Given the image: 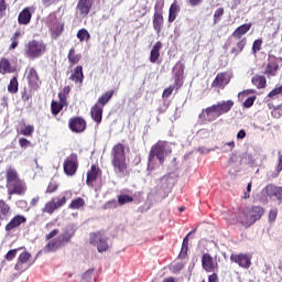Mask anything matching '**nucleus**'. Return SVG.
Returning <instances> with one entry per match:
<instances>
[{
	"label": "nucleus",
	"mask_w": 282,
	"mask_h": 282,
	"mask_svg": "<svg viewBox=\"0 0 282 282\" xmlns=\"http://www.w3.org/2000/svg\"><path fill=\"white\" fill-rule=\"evenodd\" d=\"M74 235H76V225H66L58 237L51 239L46 243L43 248V252L50 254V252H56L57 250H61V248H65V246L72 241Z\"/></svg>",
	"instance_id": "f257e3e1"
},
{
	"label": "nucleus",
	"mask_w": 282,
	"mask_h": 282,
	"mask_svg": "<svg viewBox=\"0 0 282 282\" xmlns=\"http://www.w3.org/2000/svg\"><path fill=\"white\" fill-rule=\"evenodd\" d=\"M17 252H19V249H11L7 252L4 256V259L7 261H13L17 258Z\"/></svg>",
	"instance_id": "a18cd8bd"
},
{
	"label": "nucleus",
	"mask_w": 282,
	"mask_h": 282,
	"mask_svg": "<svg viewBox=\"0 0 282 282\" xmlns=\"http://www.w3.org/2000/svg\"><path fill=\"white\" fill-rule=\"evenodd\" d=\"M228 83H230V77L221 73V74H218L214 79L213 87L224 88L226 85H228Z\"/></svg>",
	"instance_id": "412c9836"
},
{
	"label": "nucleus",
	"mask_w": 282,
	"mask_h": 282,
	"mask_svg": "<svg viewBox=\"0 0 282 282\" xmlns=\"http://www.w3.org/2000/svg\"><path fill=\"white\" fill-rule=\"evenodd\" d=\"M77 39H79L80 42L89 41V39H91V35H89V31H87L86 29H82L77 32Z\"/></svg>",
	"instance_id": "ea45409f"
},
{
	"label": "nucleus",
	"mask_w": 282,
	"mask_h": 282,
	"mask_svg": "<svg viewBox=\"0 0 282 282\" xmlns=\"http://www.w3.org/2000/svg\"><path fill=\"white\" fill-rule=\"evenodd\" d=\"M133 202V196H129L127 194H120L118 196L119 206H124V204H131Z\"/></svg>",
	"instance_id": "4c0bfd02"
},
{
	"label": "nucleus",
	"mask_w": 282,
	"mask_h": 282,
	"mask_svg": "<svg viewBox=\"0 0 282 282\" xmlns=\"http://www.w3.org/2000/svg\"><path fill=\"white\" fill-rule=\"evenodd\" d=\"M250 28H252L251 23H246V24L238 26L231 35L232 39H241V36H243V34H248V32H250Z\"/></svg>",
	"instance_id": "4be33fe9"
},
{
	"label": "nucleus",
	"mask_w": 282,
	"mask_h": 282,
	"mask_svg": "<svg viewBox=\"0 0 282 282\" xmlns=\"http://www.w3.org/2000/svg\"><path fill=\"white\" fill-rule=\"evenodd\" d=\"M68 128L73 133H83L87 129V121L83 117H73L68 121Z\"/></svg>",
	"instance_id": "f8f14e48"
},
{
	"label": "nucleus",
	"mask_w": 282,
	"mask_h": 282,
	"mask_svg": "<svg viewBox=\"0 0 282 282\" xmlns=\"http://www.w3.org/2000/svg\"><path fill=\"white\" fill-rule=\"evenodd\" d=\"M230 261L237 263V265L243 268V270H248L252 265V257L248 253H232Z\"/></svg>",
	"instance_id": "1a4fd4ad"
},
{
	"label": "nucleus",
	"mask_w": 282,
	"mask_h": 282,
	"mask_svg": "<svg viewBox=\"0 0 282 282\" xmlns=\"http://www.w3.org/2000/svg\"><path fill=\"white\" fill-rule=\"evenodd\" d=\"M183 268H184V263L177 262L171 267V270L172 272H174V274H177V272H180Z\"/></svg>",
	"instance_id": "3c124183"
},
{
	"label": "nucleus",
	"mask_w": 282,
	"mask_h": 282,
	"mask_svg": "<svg viewBox=\"0 0 282 282\" xmlns=\"http://www.w3.org/2000/svg\"><path fill=\"white\" fill-rule=\"evenodd\" d=\"M194 229L191 232H188L185 238L183 239V243H182V248H181V252L178 254V259H186V256L188 254V237H191V235H193L195 232Z\"/></svg>",
	"instance_id": "b1692460"
},
{
	"label": "nucleus",
	"mask_w": 282,
	"mask_h": 282,
	"mask_svg": "<svg viewBox=\"0 0 282 282\" xmlns=\"http://www.w3.org/2000/svg\"><path fill=\"white\" fill-rule=\"evenodd\" d=\"M52 202H54V206L56 209L61 208V206H65V203L67 202V198L65 196L53 198Z\"/></svg>",
	"instance_id": "37998d69"
},
{
	"label": "nucleus",
	"mask_w": 282,
	"mask_h": 282,
	"mask_svg": "<svg viewBox=\"0 0 282 282\" xmlns=\"http://www.w3.org/2000/svg\"><path fill=\"white\" fill-rule=\"evenodd\" d=\"M8 9V4L6 3V0H0V17H6V10Z\"/></svg>",
	"instance_id": "603ef678"
},
{
	"label": "nucleus",
	"mask_w": 282,
	"mask_h": 282,
	"mask_svg": "<svg viewBox=\"0 0 282 282\" xmlns=\"http://www.w3.org/2000/svg\"><path fill=\"white\" fill-rule=\"evenodd\" d=\"M8 91L9 94H17V91H19V80L17 79V77L10 79V83L8 85Z\"/></svg>",
	"instance_id": "e433bc0d"
},
{
	"label": "nucleus",
	"mask_w": 282,
	"mask_h": 282,
	"mask_svg": "<svg viewBox=\"0 0 282 282\" xmlns=\"http://www.w3.org/2000/svg\"><path fill=\"white\" fill-rule=\"evenodd\" d=\"M250 94H254V89H247L238 94V99L243 100L245 96H250Z\"/></svg>",
	"instance_id": "5fc2aeb1"
},
{
	"label": "nucleus",
	"mask_w": 282,
	"mask_h": 282,
	"mask_svg": "<svg viewBox=\"0 0 282 282\" xmlns=\"http://www.w3.org/2000/svg\"><path fill=\"white\" fill-rule=\"evenodd\" d=\"M279 70V63L276 62H270L267 65V69L264 72V74L267 76H276V72Z\"/></svg>",
	"instance_id": "2f4dec72"
},
{
	"label": "nucleus",
	"mask_w": 282,
	"mask_h": 282,
	"mask_svg": "<svg viewBox=\"0 0 282 282\" xmlns=\"http://www.w3.org/2000/svg\"><path fill=\"white\" fill-rule=\"evenodd\" d=\"M91 6H94L91 0H78L76 9L80 17H87L91 12Z\"/></svg>",
	"instance_id": "a211bd4d"
},
{
	"label": "nucleus",
	"mask_w": 282,
	"mask_h": 282,
	"mask_svg": "<svg viewBox=\"0 0 282 282\" xmlns=\"http://www.w3.org/2000/svg\"><path fill=\"white\" fill-rule=\"evenodd\" d=\"M177 12H180V7L177 6V3H172L170 7V13H169V22L173 23V21H175V19H177Z\"/></svg>",
	"instance_id": "f704fd0d"
},
{
	"label": "nucleus",
	"mask_w": 282,
	"mask_h": 282,
	"mask_svg": "<svg viewBox=\"0 0 282 282\" xmlns=\"http://www.w3.org/2000/svg\"><path fill=\"white\" fill-rule=\"evenodd\" d=\"M164 155H166V142L159 141L154 147H152L149 162H148V171H153V160H159L160 164H164Z\"/></svg>",
	"instance_id": "423d86ee"
},
{
	"label": "nucleus",
	"mask_w": 282,
	"mask_h": 282,
	"mask_svg": "<svg viewBox=\"0 0 282 282\" xmlns=\"http://www.w3.org/2000/svg\"><path fill=\"white\" fill-rule=\"evenodd\" d=\"M57 188H58V184L51 182L46 188V193H55Z\"/></svg>",
	"instance_id": "13d9d810"
},
{
	"label": "nucleus",
	"mask_w": 282,
	"mask_h": 282,
	"mask_svg": "<svg viewBox=\"0 0 282 282\" xmlns=\"http://www.w3.org/2000/svg\"><path fill=\"white\" fill-rule=\"evenodd\" d=\"M32 21V13L29 8H24L18 15L19 25H30Z\"/></svg>",
	"instance_id": "6ab92c4d"
},
{
	"label": "nucleus",
	"mask_w": 282,
	"mask_h": 282,
	"mask_svg": "<svg viewBox=\"0 0 282 282\" xmlns=\"http://www.w3.org/2000/svg\"><path fill=\"white\" fill-rule=\"evenodd\" d=\"M15 69L12 68V64L9 59L2 58L0 59V74H14Z\"/></svg>",
	"instance_id": "393cba45"
},
{
	"label": "nucleus",
	"mask_w": 282,
	"mask_h": 282,
	"mask_svg": "<svg viewBox=\"0 0 282 282\" xmlns=\"http://www.w3.org/2000/svg\"><path fill=\"white\" fill-rule=\"evenodd\" d=\"M102 107L100 105L95 104L90 109L91 118L97 124H100L102 122Z\"/></svg>",
	"instance_id": "aec40b11"
},
{
	"label": "nucleus",
	"mask_w": 282,
	"mask_h": 282,
	"mask_svg": "<svg viewBox=\"0 0 282 282\" xmlns=\"http://www.w3.org/2000/svg\"><path fill=\"white\" fill-rule=\"evenodd\" d=\"M209 282H217V273H213L212 275L208 276Z\"/></svg>",
	"instance_id": "774afa93"
},
{
	"label": "nucleus",
	"mask_w": 282,
	"mask_h": 282,
	"mask_svg": "<svg viewBox=\"0 0 282 282\" xmlns=\"http://www.w3.org/2000/svg\"><path fill=\"white\" fill-rule=\"evenodd\" d=\"M10 215V205L6 200L0 199V219H6Z\"/></svg>",
	"instance_id": "473e14b6"
},
{
	"label": "nucleus",
	"mask_w": 282,
	"mask_h": 282,
	"mask_svg": "<svg viewBox=\"0 0 282 282\" xmlns=\"http://www.w3.org/2000/svg\"><path fill=\"white\" fill-rule=\"evenodd\" d=\"M83 206H85V199L83 197H78L70 202L68 208H70V210H78L83 208Z\"/></svg>",
	"instance_id": "72a5a7b5"
},
{
	"label": "nucleus",
	"mask_w": 282,
	"mask_h": 282,
	"mask_svg": "<svg viewBox=\"0 0 282 282\" xmlns=\"http://www.w3.org/2000/svg\"><path fill=\"white\" fill-rule=\"evenodd\" d=\"M58 98H59V105L65 107V105H67V97L65 96V94L59 93L58 94Z\"/></svg>",
	"instance_id": "e2e57ef3"
},
{
	"label": "nucleus",
	"mask_w": 282,
	"mask_h": 282,
	"mask_svg": "<svg viewBox=\"0 0 282 282\" xmlns=\"http://www.w3.org/2000/svg\"><path fill=\"white\" fill-rule=\"evenodd\" d=\"M7 191L8 195H25L28 186L25 182L19 177V172L12 166L7 170Z\"/></svg>",
	"instance_id": "7ed1b4c3"
},
{
	"label": "nucleus",
	"mask_w": 282,
	"mask_h": 282,
	"mask_svg": "<svg viewBox=\"0 0 282 282\" xmlns=\"http://www.w3.org/2000/svg\"><path fill=\"white\" fill-rule=\"evenodd\" d=\"M111 98H113V90H108L98 98L96 105H99V107L105 109V105H107Z\"/></svg>",
	"instance_id": "cd10ccee"
},
{
	"label": "nucleus",
	"mask_w": 282,
	"mask_h": 282,
	"mask_svg": "<svg viewBox=\"0 0 282 282\" xmlns=\"http://www.w3.org/2000/svg\"><path fill=\"white\" fill-rule=\"evenodd\" d=\"M221 17H224V8H218L214 13V25L221 21Z\"/></svg>",
	"instance_id": "79ce46f5"
},
{
	"label": "nucleus",
	"mask_w": 282,
	"mask_h": 282,
	"mask_svg": "<svg viewBox=\"0 0 282 282\" xmlns=\"http://www.w3.org/2000/svg\"><path fill=\"white\" fill-rule=\"evenodd\" d=\"M279 94H281L279 87H275L273 90H271L269 94H268V98H274L276 96H279Z\"/></svg>",
	"instance_id": "69168bd1"
},
{
	"label": "nucleus",
	"mask_w": 282,
	"mask_h": 282,
	"mask_svg": "<svg viewBox=\"0 0 282 282\" xmlns=\"http://www.w3.org/2000/svg\"><path fill=\"white\" fill-rule=\"evenodd\" d=\"M118 203L116 200H109L104 205L105 210H109V208H116Z\"/></svg>",
	"instance_id": "bf43d9fd"
},
{
	"label": "nucleus",
	"mask_w": 282,
	"mask_h": 282,
	"mask_svg": "<svg viewBox=\"0 0 282 282\" xmlns=\"http://www.w3.org/2000/svg\"><path fill=\"white\" fill-rule=\"evenodd\" d=\"M89 243L96 246L98 252H107L109 250L108 238L100 231L90 234Z\"/></svg>",
	"instance_id": "6e6552de"
},
{
	"label": "nucleus",
	"mask_w": 282,
	"mask_h": 282,
	"mask_svg": "<svg viewBox=\"0 0 282 282\" xmlns=\"http://www.w3.org/2000/svg\"><path fill=\"white\" fill-rule=\"evenodd\" d=\"M160 50H162V42H156L150 53V61L152 63H158V58H160Z\"/></svg>",
	"instance_id": "c85d7f7f"
},
{
	"label": "nucleus",
	"mask_w": 282,
	"mask_h": 282,
	"mask_svg": "<svg viewBox=\"0 0 282 282\" xmlns=\"http://www.w3.org/2000/svg\"><path fill=\"white\" fill-rule=\"evenodd\" d=\"M263 193L268 197H276L280 204H282V186L269 184L263 188Z\"/></svg>",
	"instance_id": "2eb2a0df"
},
{
	"label": "nucleus",
	"mask_w": 282,
	"mask_h": 282,
	"mask_svg": "<svg viewBox=\"0 0 282 282\" xmlns=\"http://www.w3.org/2000/svg\"><path fill=\"white\" fill-rule=\"evenodd\" d=\"M263 217V209L259 206H254L251 209L246 208L239 216L238 221L242 226H252L256 221H259Z\"/></svg>",
	"instance_id": "39448f33"
},
{
	"label": "nucleus",
	"mask_w": 282,
	"mask_h": 282,
	"mask_svg": "<svg viewBox=\"0 0 282 282\" xmlns=\"http://www.w3.org/2000/svg\"><path fill=\"white\" fill-rule=\"evenodd\" d=\"M98 171L100 170L97 169L96 165H91L90 171L87 172V178H86L87 186H91V183L98 180Z\"/></svg>",
	"instance_id": "a878e982"
},
{
	"label": "nucleus",
	"mask_w": 282,
	"mask_h": 282,
	"mask_svg": "<svg viewBox=\"0 0 282 282\" xmlns=\"http://www.w3.org/2000/svg\"><path fill=\"white\" fill-rule=\"evenodd\" d=\"M47 46L43 41L32 40L25 45V56L28 58H41L45 54Z\"/></svg>",
	"instance_id": "0eeeda50"
},
{
	"label": "nucleus",
	"mask_w": 282,
	"mask_h": 282,
	"mask_svg": "<svg viewBox=\"0 0 282 282\" xmlns=\"http://www.w3.org/2000/svg\"><path fill=\"white\" fill-rule=\"evenodd\" d=\"M63 105H61L57 101H52L51 102V111L53 113V116H58V113H61V111H63Z\"/></svg>",
	"instance_id": "58836bf2"
},
{
	"label": "nucleus",
	"mask_w": 282,
	"mask_h": 282,
	"mask_svg": "<svg viewBox=\"0 0 282 282\" xmlns=\"http://www.w3.org/2000/svg\"><path fill=\"white\" fill-rule=\"evenodd\" d=\"M197 135H199V138H208V135H210V132L208 131V129H202L197 132Z\"/></svg>",
	"instance_id": "0e129e2a"
},
{
	"label": "nucleus",
	"mask_w": 282,
	"mask_h": 282,
	"mask_svg": "<svg viewBox=\"0 0 282 282\" xmlns=\"http://www.w3.org/2000/svg\"><path fill=\"white\" fill-rule=\"evenodd\" d=\"M111 164L118 177L127 175V155L124 154V145L117 143L111 150Z\"/></svg>",
	"instance_id": "20e7f679"
},
{
	"label": "nucleus",
	"mask_w": 282,
	"mask_h": 282,
	"mask_svg": "<svg viewBox=\"0 0 282 282\" xmlns=\"http://www.w3.org/2000/svg\"><path fill=\"white\" fill-rule=\"evenodd\" d=\"M94 273V269H89L82 275V281L80 282H91V274Z\"/></svg>",
	"instance_id": "49530a36"
},
{
	"label": "nucleus",
	"mask_w": 282,
	"mask_h": 282,
	"mask_svg": "<svg viewBox=\"0 0 282 282\" xmlns=\"http://www.w3.org/2000/svg\"><path fill=\"white\" fill-rule=\"evenodd\" d=\"M202 265L205 272H217L219 263L217 260L210 256V253H204L202 257Z\"/></svg>",
	"instance_id": "9b49d317"
},
{
	"label": "nucleus",
	"mask_w": 282,
	"mask_h": 282,
	"mask_svg": "<svg viewBox=\"0 0 282 282\" xmlns=\"http://www.w3.org/2000/svg\"><path fill=\"white\" fill-rule=\"evenodd\" d=\"M252 85H254L258 89H265V85L268 80L263 75H256L251 79Z\"/></svg>",
	"instance_id": "bb28decb"
},
{
	"label": "nucleus",
	"mask_w": 282,
	"mask_h": 282,
	"mask_svg": "<svg viewBox=\"0 0 282 282\" xmlns=\"http://www.w3.org/2000/svg\"><path fill=\"white\" fill-rule=\"evenodd\" d=\"M246 138V130L241 129L237 133V140H243Z\"/></svg>",
	"instance_id": "338daca9"
},
{
	"label": "nucleus",
	"mask_w": 282,
	"mask_h": 282,
	"mask_svg": "<svg viewBox=\"0 0 282 282\" xmlns=\"http://www.w3.org/2000/svg\"><path fill=\"white\" fill-rule=\"evenodd\" d=\"M247 40L242 39L239 42H237L236 47L231 48V54H235V56H238V54H241L243 52V47H246Z\"/></svg>",
	"instance_id": "c9c22d12"
},
{
	"label": "nucleus",
	"mask_w": 282,
	"mask_h": 282,
	"mask_svg": "<svg viewBox=\"0 0 282 282\" xmlns=\"http://www.w3.org/2000/svg\"><path fill=\"white\" fill-rule=\"evenodd\" d=\"M47 25L51 28L54 39H58V36L63 34L64 26L63 24L58 23V20L56 19V14L48 15Z\"/></svg>",
	"instance_id": "4468645a"
},
{
	"label": "nucleus",
	"mask_w": 282,
	"mask_h": 282,
	"mask_svg": "<svg viewBox=\"0 0 282 282\" xmlns=\"http://www.w3.org/2000/svg\"><path fill=\"white\" fill-rule=\"evenodd\" d=\"M34 133V126H26L21 130L22 135H32Z\"/></svg>",
	"instance_id": "8fccbe9b"
},
{
	"label": "nucleus",
	"mask_w": 282,
	"mask_h": 282,
	"mask_svg": "<svg viewBox=\"0 0 282 282\" xmlns=\"http://www.w3.org/2000/svg\"><path fill=\"white\" fill-rule=\"evenodd\" d=\"M232 107H235V101L230 99L218 101L217 104H214L213 106L203 109L199 118L200 120H205L206 122H215L217 118H220V116L228 113L230 109H232Z\"/></svg>",
	"instance_id": "f03ea898"
},
{
	"label": "nucleus",
	"mask_w": 282,
	"mask_h": 282,
	"mask_svg": "<svg viewBox=\"0 0 282 282\" xmlns=\"http://www.w3.org/2000/svg\"><path fill=\"white\" fill-rule=\"evenodd\" d=\"M30 144H31L30 140H28L25 138L19 139V145L21 147V149H28V147H30Z\"/></svg>",
	"instance_id": "864d4df0"
},
{
	"label": "nucleus",
	"mask_w": 282,
	"mask_h": 282,
	"mask_svg": "<svg viewBox=\"0 0 282 282\" xmlns=\"http://www.w3.org/2000/svg\"><path fill=\"white\" fill-rule=\"evenodd\" d=\"M76 171H78V154L72 153L64 161V173L66 175H76Z\"/></svg>",
	"instance_id": "9d476101"
},
{
	"label": "nucleus",
	"mask_w": 282,
	"mask_h": 282,
	"mask_svg": "<svg viewBox=\"0 0 282 282\" xmlns=\"http://www.w3.org/2000/svg\"><path fill=\"white\" fill-rule=\"evenodd\" d=\"M261 45H263L262 40H256L252 45V52L253 54H257V52H261Z\"/></svg>",
	"instance_id": "09e8293b"
},
{
	"label": "nucleus",
	"mask_w": 282,
	"mask_h": 282,
	"mask_svg": "<svg viewBox=\"0 0 282 282\" xmlns=\"http://www.w3.org/2000/svg\"><path fill=\"white\" fill-rule=\"evenodd\" d=\"M32 257V254H30V252L28 251H23L19 258L18 261L19 263H28V261H30V258Z\"/></svg>",
	"instance_id": "c03bdc74"
},
{
	"label": "nucleus",
	"mask_w": 282,
	"mask_h": 282,
	"mask_svg": "<svg viewBox=\"0 0 282 282\" xmlns=\"http://www.w3.org/2000/svg\"><path fill=\"white\" fill-rule=\"evenodd\" d=\"M28 218L23 215H15L4 227L6 232H12L14 228H19L21 224H25Z\"/></svg>",
	"instance_id": "f3484780"
},
{
	"label": "nucleus",
	"mask_w": 282,
	"mask_h": 282,
	"mask_svg": "<svg viewBox=\"0 0 282 282\" xmlns=\"http://www.w3.org/2000/svg\"><path fill=\"white\" fill-rule=\"evenodd\" d=\"M67 58H68V62L70 63V65H76L77 63H79L82 55L80 54L76 55V50L74 47H72L68 51Z\"/></svg>",
	"instance_id": "7c9ffc66"
},
{
	"label": "nucleus",
	"mask_w": 282,
	"mask_h": 282,
	"mask_svg": "<svg viewBox=\"0 0 282 282\" xmlns=\"http://www.w3.org/2000/svg\"><path fill=\"white\" fill-rule=\"evenodd\" d=\"M174 83L176 87H182L184 80V64L182 62H177L173 67Z\"/></svg>",
	"instance_id": "dca6fc26"
},
{
	"label": "nucleus",
	"mask_w": 282,
	"mask_h": 282,
	"mask_svg": "<svg viewBox=\"0 0 282 282\" xmlns=\"http://www.w3.org/2000/svg\"><path fill=\"white\" fill-rule=\"evenodd\" d=\"M162 25H164V18L162 17V13L155 12L153 18V28L155 32L160 33Z\"/></svg>",
	"instance_id": "c756f323"
},
{
	"label": "nucleus",
	"mask_w": 282,
	"mask_h": 282,
	"mask_svg": "<svg viewBox=\"0 0 282 282\" xmlns=\"http://www.w3.org/2000/svg\"><path fill=\"white\" fill-rule=\"evenodd\" d=\"M56 209V205H54V202L51 200L45 204L44 208L42 209V213H47L48 215H52Z\"/></svg>",
	"instance_id": "a19ab883"
},
{
	"label": "nucleus",
	"mask_w": 282,
	"mask_h": 282,
	"mask_svg": "<svg viewBox=\"0 0 282 282\" xmlns=\"http://www.w3.org/2000/svg\"><path fill=\"white\" fill-rule=\"evenodd\" d=\"M282 171V154L279 156V160H278V166L275 169V175L274 177H278L279 176V173H281Z\"/></svg>",
	"instance_id": "052dcab7"
},
{
	"label": "nucleus",
	"mask_w": 282,
	"mask_h": 282,
	"mask_svg": "<svg viewBox=\"0 0 282 282\" xmlns=\"http://www.w3.org/2000/svg\"><path fill=\"white\" fill-rule=\"evenodd\" d=\"M175 84L170 86L169 88L164 89L163 91V98H169V96H171V94H173L174 89H175Z\"/></svg>",
	"instance_id": "4d7b16f0"
},
{
	"label": "nucleus",
	"mask_w": 282,
	"mask_h": 282,
	"mask_svg": "<svg viewBox=\"0 0 282 282\" xmlns=\"http://www.w3.org/2000/svg\"><path fill=\"white\" fill-rule=\"evenodd\" d=\"M28 85L33 91H36L41 87V79L39 78V73H36V68L31 67L26 73Z\"/></svg>",
	"instance_id": "ddd939ff"
},
{
	"label": "nucleus",
	"mask_w": 282,
	"mask_h": 282,
	"mask_svg": "<svg viewBox=\"0 0 282 282\" xmlns=\"http://www.w3.org/2000/svg\"><path fill=\"white\" fill-rule=\"evenodd\" d=\"M278 215H279V210L278 209H271L269 212V221H276Z\"/></svg>",
	"instance_id": "6e6d98bb"
},
{
	"label": "nucleus",
	"mask_w": 282,
	"mask_h": 282,
	"mask_svg": "<svg viewBox=\"0 0 282 282\" xmlns=\"http://www.w3.org/2000/svg\"><path fill=\"white\" fill-rule=\"evenodd\" d=\"M254 100H257V96L248 97V98L245 100V102H243L245 109H250V107H252V105H254Z\"/></svg>",
	"instance_id": "de8ad7c7"
},
{
	"label": "nucleus",
	"mask_w": 282,
	"mask_h": 282,
	"mask_svg": "<svg viewBox=\"0 0 282 282\" xmlns=\"http://www.w3.org/2000/svg\"><path fill=\"white\" fill-rule=\"evenodd\" d=\"M58 229H53L50 234L45 236L46 241H50L51 239H54L58 235Z\"/></svg>",
	"instance_id": "680f3d73"
},
{
	"label": "nucleus",
	"mask_w": 282,
	"mask_h": 282,
	"mask_svg": "<svg viewBox=\"0 0 282 282\" xmlns=\"http://www.w3.org/2000/svg\"><path fill=\"white\" fill-rule=\"evenodd\" d=\"M70 80H73V83H80L83 84V80H85V74H83V66H76V68L74 69V73L70 75L69 77Z\"/></svg>",
	"instance_id": "5701e85b"
}]
</instances>
